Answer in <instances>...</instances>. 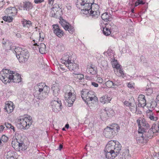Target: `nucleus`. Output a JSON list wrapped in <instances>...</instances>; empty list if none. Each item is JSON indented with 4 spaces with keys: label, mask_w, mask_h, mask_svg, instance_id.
<instances>
[{
    "label": "nucleus",
    "mask_w": 159,
    "mask_h": 159,
    "mask_svg": "<svg viewBox=\"0 0 159 159\" xmlns=\"http://www.w3.org/2000/svg\"><path fill=\"white\" fill-rule=\"evenodd\" d=\"M151 129H152V130L155 133H158L159 131V125L158 124H153Z\"/></svg>",
    "instance_id": "obj_33"
},
{
    "label": "nucleus",
    "mask_w": 159,
    "mask_h": 159,
    "mask_svg": "<svg viewBox=\"0 0 159 159\" xmlns=\"http://www.w3.org/2000/svg\"><path fill=\"white\" fill-rule=\"evenodd\" d=\"M57 47L61 51H63L65 49L64 45L62 43H59L57 45Z\"/></svg>",
    "instance_id": "obj_42"
},
{
    "label": "nucleus",
    "mask_w": 159,
    "mask_h": 159,
    "mask_svg": "<svg viewBox=\"0 0 159 159\" xmlns=\"http://www.w3.org/2000/svg\"><path fill=\"white\" fill-rule=\"evenodd\" d=\"M63 148V145L61 144L59 146V149L60 150H61V149H62Z\"/></svg>",
    "instance_id": "obj_61"
},
{
    "label": "nucleus",
    "mask_w": 159,
    "mask_h": 159,
    "mask_svg": "<svg viewBox=\"0 0 159 159\" xmlns=\"http://www.w3.org/2000/svg\"><path fill=\"white\" fill-rule=\"evenodd\" d=\"M53 31L54 33L59 38H61L64 36L63 31L60 29L59 26L57 24L53 25Z\"/></svg>",
    "instance_id": "obj_14"
},
{
    "label": "nucleus",
    "mask_w": 159,
    "mask_h": 159,
    "mask_svg": "<svg viewBox=\"0 0 159 159\" xmlns=\"http://www.w3.org/2000/svg\"><path fill=\"white\" fill-rule=\"evenodd\" d=\"M131 11L132 13H134V10L133 9L131 10Z\"/></svg>",
    "instance_id": "obj_64"
},
{
    "label": "nucleus",
    "mask_w": 159,
    "mask_h": 159,
    "mask_svg": "<svg viewBox=\"0 0 159 159\" xmlns=\"http://www.w3.org/2000/svg\"><path fill=\"white\" fill-rule=\"evenodd\" d=\"M137 1L139 2V4H143V1L142 0H138Z\"/></svg>",
    "instance_id": "obj_57"
},
{
    "label": "nucleus",
    "mask_w": 159,
    "mask_h": 159,
    "mask_svg": "<svg viewBox=\"0 0 159 159\" xmlns=\"http://www.w3.org/2000/svg\"><path fill=\"white\" fill-rule=\"evenodd\" d=\"M5 128V127L3 125H1L0 126V132H1L3 131L4 129Z\"/></svg>",
    "instance_id": "obj_56"
},
{
    "label": "nucleus",
    "mask_w": 159,
    "mask_h": 159,
    "mask_svg": "<svg viewBox=\"0 0 159 159\" xmlns=\"http://www.w3.org/2000/svg\"><path fill=\"white\" fill-rule=\"evenodd\" d=\"M121 147V145L118 142L116 143L112 140L109 141L104 150L106 157L108 159H114L119 153Z\"/></svg>",
    "instance_id": "obj_2"
},
{
    "label": "nucleus",
    "mask_w": 159,
    "mask_h": 159,
    "mask_svg": "<svg viewBox=\"0 0 159 159\" xmlns=\"http://www.w3.org/2000/svg\"><path fill=\"white\" fill-rule=\"evenodd\" d=\"M11 152H8L6 156L5 159H17L12 155L11 156Z\"/></svg>",
    "instance_id": "obj_40"
},
{
    "label": "nucleus",
    "mask_w": 159,
    "mask_h": 159,
    "mask_svg": "<svg viewBox=\"0 0 159 159\" xmlns=\"http://www.w3.org/2000/svg\"><path fill=\"white\" fill-rule=\"evenodd\" d=\"M23 8L24 10L30 11L33 7L32 3L29 1H25L23 3Z\"/></svg>",
    "instance_id": "obj_23"
},
{
    "label": "nucleus",
    "mask_w": 159,
    "mask_h": 159,
    "mask_svg": "<svg viewBox=\"0 0 159 159\" xmlns=\"http://www.w3.org/2000/svg\"><path fill=\"white\" fill-rule=\"evenodd\" d=\"M148 118L151 120L153 121H156L158 120V117L153 114L149 115Z\"/></svg>",
    "instance_id": "obj_38"
},
{
    "label": "nucleus",
    "mask_w": 159,
    "mask_h": 159,
    "mask_svg": "<svg viewBox=\"0 0 159 159\" xmlns=\"http://www.w3.org/2000/svg\"><path fill=\"white\" fill-rule=\"evenodd\" d=\"M117 71V73L119 76H122V77L124 76V74L122 67L120 68H119V69H118Z\"/></svg>",
    "instance_id": "obj_37"
},
{
    "label": "nucleus",
    "mask_w": 159,
    "mask_h": 159,
    "mask_svg": "<svg viewBox=\"0 0 159 159\" xmlns=\"http://www.w3.org/2000/svg\"><path fill=\"white\" fill-rule=\"evenodd\" d=\"M32 123V118L30 116L21 117L17 121V123L19 125L20 128L24 129H28Z\"/></svg>",
    "instance_id": "obj_7"
},
{
    "label": "nucleus",
    "mask_w": 159,
    "mask_h": 159,
    "mask_svg": "<svg viewBox=\"0 0 159 159\" xmlns=\"http://www.w3.org/2000/svg\"><path fill=\"white\" fill-rule=\"evenodd\" d=\"M117 27L112 23L111 22L109 21L108 24L106 25V27L103 28V32L104 34L106 36H108L110 34L111 31H115V30H117Z\"/></svg>",
    "instance_id": "obj_11"
},
{
    "label": "nucleus",
    "mask_w": 159,
    "mask_h": 159,
    "mask_svg": "<svg viewBox=\"0 0 159 159\" xmlns=\"http://www.w3.org/2000/svg\"><path fill=\"white\" fill-rule=\"evenodd\" d=\"M34 46H37L38 48L39 49V52L43 54L45 50L46 46L43 43H41L40 44H38L36 43H34Z\"/></svg>",
    "instance_id": "obj_24"
},
{
    "label": "nucleus",
    "mask_w": 159,
    "mask_h": 159,
    "mask_svg": "<svg viewBox=\"0 0 159 159\" xmlns=\"http://www.w3.org/2000/svg\"><path fill=\"white\" fill-rule=\"evenodd\" d=\"M50 102V107L53 111L57 112L62 109V104L61 100L57 98L53 99Z\"/></svg>",
    "instance_id": "obj_9"
},
{
    "label": "nucleus",
    "mask_w": 159,
    "mask_h": 159,
    "mask_svg": "<svg viewBox=\"0 0 159 159\" xmlns=\"http://www.w3.org/2000/svg\"><path fill=\"white\" fill-rule=\"evenodd\" d=\"M102 19L104 21H108L111 20V17L110 14L107 12L104 13L101 16Z\"/></svg>",
    "instance_id": "obj_26"
},
{
    "label": "nucleus",
    "mask_w": 159,
    "mask_h": 159,
    "mask_svg": "<svg viewBox=\"0 0 159 159\" xmlns=\"http://www.w3.org/2000/svg\"><path fill=\"white\" fill-rule=\"evenodd\" d=\"M106 86L108 88H116L117 85L111 80L107 81L105 83Z\"/></svg>",
    "instance_id": "obj_32"
},
{
    "label": "nucleus",
    "mask_w": 159,
    "mask_h": 159,
    "mask_svg": "<svg viewBox=\"0 0 159 159\" xmlns=\"http://www.w3.org/2000/svg\"><path fill=\"white\" fill-rule=\"evenodd\" d=\"M60 24L66 30L68 31L70 34L73 33L75 31V29L73 26L62 17L60 18Z\"/></svg>",
    "instance_id": "obj_12"
},
{
    "label": "nucleus",
    "mask_w": 159,
    "mask_h": 159,
    "mask_svg": "<svg viewBox=\"0 0 159 159\" xmlns=\"http://www.w3.org/2000/svg\"><path fill=\"white\" fill-rule=\"evenodd\" d=\"M54 0H48L49 4H52Z\"/></svg>",
    "instance_id": "obj_58"
},
{
    "label": "nucleus",
    "mask_w": 159,
    "mask_h": 159,
    "mask_svg": "<svg viewBox=\"0 0 159 159\" xmlns=\"http://www.w3.org/2000/svg\"><path fill=\"white\" fill-rule=\"evenodd\" d=\"M75 77L80 80H81L84 79V75L81 74H78L75 75Z\"/></svg>",
    "instance_id": "obj_44"
},
{
    "label": "nucleus",
    "mask_w": 159,
    "mask_h": 159,
    "mask_svg": "<svg viewBox=\"0 0 159 159\" xmlns=\"http://www.w3.org/2000/svg\"><path fill=\"white\" fill-rule=\"evenodd\" d=\"M110 116V114L106 111L104 110V111L101 113V118H107V117Z\"/></svg>",
    "instance_id": "obj_36"
},
{
    "label": "nucleus",
    "mask_w": 159,
    "mask_h": 159,
    "mask_svg": "<svg viewBox=\"0 0 159 159\" xmlns=\"http://www.w3.org/2000/svg\"><path fill=\"white\" fill-rule=\"evenodd\" d=\"M111 98L110 97H108L107 95H105L102 97L100 99V102L103 104L107 103L109 102Z\"/></svg>",
    "instance_id": "obj_27"
},
{
    "label": "nucleus",
    "mask_w": 159,
    "mask_h": 159,
    "mask_svg": "<svg viewBox=\"0 0 159 159\" xmlns=\"http://www.w3.org/2000/svg\"><path fill=\"white\" fill-rule=\"evenodd\" d=\"M104 53L105 55H108V56H111L113 54L114 52L111 49L109 48L107 52H104Z\"/></svg>",
    "instance_id": "obj_39"
},
{
    "label": "nucleus",
    "mask_w": 159,
    "mask_h": 159,
    "mask_svg": "<svg viewBox=\"0 0 159 159\" xmlns=\"http://www.w3.org/2000/svg\"><path fill=\"white\" fill-rule=\"evenodd\" d=\"M62 63L65 64L70 70H77L79 65L72 60V56L69 53L64 54L62 58Z\"/></svg>",
    "instance_id": "obj_4"
},
{
    "label": "nucleus",
    "mask_w": 159,
    "mask_h": 159,
    "mask_svg": "<svg viewBox=\"0 0 159 159\" xmlns=\"http://www.w3.org/2000/svg\"><path fill=\"white\" fill-rule=\"evenodd\" d=\"M134 84H132L131 83H129L128 84V87L129 88H134Z\"/></svg>",
    "instance_id": "obj_53"
},
{
    "label": "nucleus",
    "mask_w": 159,
    "mask_h": 159,
    "mask_svg": "<svg viewBox=\"0 0 159 159\" xmlns=\"http://www.w3.org/2000/svg\"><path fill=\"white\" fill-rule=\"evenodd\" d=\"M157 105V103L155 101H153L150 103V108H154Z\"/></svg>",
    "instance_id": "obj_43"
},
{
    "label": "nucleus",
    "mask_w": 159,
    "mask_h": 159,
    "mask_svg": "<svg viewBox=\"0 0 159 159\" xmlns=\"http://www.w3.org/2000/svg\"><path fill=\"white\" fill-rule=\"evenodd\" d=\"M137 122L139 126V133H142L145 131V130L150 127L149 125L146 123L144 118H141L140 120H137Z\"/></svg>",
    "instance_id": "obj_10"
},
{
    "label": "nucleus",
    "mask_w": 159,
    "mask_h": 159,
    "mask_svg": "<svg viewBox=\"0 0 159 159\" xmlns=\"http://www.w3.org/2000/svg\"><path fill=\"white\" fill-rule=\"evenodd\" d=\"M21 22L24 27L29 28L32 26V23L29 20L23 19L21 21Z\"/></svg>",
    "instance_id": "obj_30"
},
{
    "label": "nucleus",
    "mask_w": 159,
    "mask_h": 159,
    "mask_svg": "<svg viewBox=\"0 0 159 159\" xmlns=\"http://www.w3.org/2000/svg\"><path fill=\"white\" fill-rule=\"evenodd\" d=\"M27 146L25 145L23 140L20 139L18 151H20V149L22 150H25L27 149Z\"/></svg>",
    "instance_id": "obj_31"
},
{
    "label": "nucleus",
    "mask_w": 159,
    "mask_h": 159,
    "mask_svg": "<svg viewBox=\"0 0 159 159\" xmlns=\"http://www.w3.org/2000/svg\"><path fill=\"white\" fill-rule=\"evenodd\" d=\"M11 43L10 42V43L9 44L7 45H4L5 47H6V48L10 49L11 48Z\"/></svg>",
    "instance_id": "obj_51"
},
{
    "label": "nucleus",
    "mask_w": 159,
    "mask_h": 159,
    "mask_svg": "<svg viewBox=\"0 0 159 159\" xmlns=\"http://www.w3.org/2000/svg\"><path fill=\"white\" fill-rule=\"evenodd\" d=\"M11 71H10L8 69H3L0 73V79L5 84L11 82V79L10 77L11 76Z\"/></svg>",
    "instance_id": "obj_8"
},
{
    "label": "nucleus",
    "mask_w": 159,
    "mask_h": 159,
    "mask_svg": "<svg viewBox=\"0 0 159 159\" xmlns=\"http://www.w3.org/2000/svg\"><path fill=\"white\" fill-rule=\"evenodd\" d=\"M125 105H126L127 106H129V107H132V105L133 103H131L129 102L128 101H125L124 102Z\"/></svg>",
    "instance_id": "obj_48"
},
{
    "label": "nucleus",
    "mask_w": 159,
    "mask_h": 159,
    "mask_svg": "<svg viewBox=\"0 0 159 159\" xmlns=\"http://www.w3.org/2000/svg\"><path fill=\"white\" fill-rule=\"evenodd\" d=\"M145 91L148 95H149L152 93V90L151 88H146Z\"/></svg>",
    "instance_id": "obj_45"
},
{
    "label": "nucleus",
    "mask_w": 159,
    "mask_h": 159,
    "mask_svg": "<svg viewBox=\"0 0 159 159\" xmlns=\"http://www.w3.org/2000/svg\"><path fill=\"white\" fill-rule=\"evenodd\" d=\"M1 139L2 141L4 142H6L8 140V138L5 135H3Z\"/></svg>",
    "instance_id": "obj_47"
},
{
    "label": "nucleus",
    "mask_w": 159,
    "mask_h": 159,
    "mask_svg": "<svg viewBox=\"0 0 159 159\" xmlns=\"http://www.w3.org/2000/svg\"><path fill=\"white\" fill-rule=\"evenodd\" d=\"M44 2V0H34V2L35 4L41 3Z\"/></svg>",
    "instance_id": "obj_50"
},
{
    "label": "nucleus",
    "mask_w": 159,
    "mask_h": 159,
    "mask_svg": "<svg viewBox=\"0 0 159 159\" xmlns=\"http://www.w3.org/2000/svg\"><path fill=\"white\" fill-rule=\"evenodd\" d=\"M139 103L138 104L139 107H144L146 106V100L145 96L143 94H140L138 97Z\"/></svg>",
    "instance_id": "obj_21"
},
{
    "label": "nucleus",
    "mask_w": 159,
    "mask_h": 159,
    "mask_svg": "<svg viewBox=\"0 0 159 159\" xmlns=\"http://www.w3.org/2000/svg\"><path fill=\"white\" fill-rule=\"evenodd\" d=\"M109 114L110 115H113L114 114V111L112 109H110L109 111H107Z\"/></svg>",
    "instance_id": "obj_54"
},
{
    "label": "nucleus",
    "mask_w": 159,
    "mask_h": 159,
    "mask_svg": "<svg viewBox=\"0 0 159 159\" xmlns=\"http://www.w3.org/2000/svg\"><path fill=\"white\" fill-rule=\"evenodd\" d=\"M14 104L11 102H8L6 103L4 110L8 113H11L13 110L14 108Z\"/></svg>",
    "instance_id": "obj_22"
},
{
    "label": "nucleus",
    "mask_w": 159,
    "mask_h": 159,
    "mask_svg": "<svg viewBox=\"0 0 159 159\" xmlns=\"http://www.w3.org/2000/svg\"><path fill=\"white\" fill-rule=\"evenodd\" d=\"M103 133L104 136L108 138H112L116 135L115 132L109 127H107L105 129Z\"/></svg>",
    "instance_id": "obj_16"
},
{
    "label": "nucleus",
    "mask_w": 159,
    "mask_h": 159,
    "mask_svg": "<svg viewBox=\"0 0 159 159\" xmlns=\"http://www.w3.org/2000/svg\"><path fill=\"white\" fill-rule=\"evenodd\" d=\"M3 19L5 21H7L8 22H11L12 21L13 18L12 16H5L3 17Z\"/></svg>",
    "instance_id": "obj_34"
},
{
    "label": "nucleus",
    "mask_w": 159,
    "mask_h": 159,
    "mask_svg": "<svg viewBox=\"0 0 159 159\" xmlns=\"http://www.w3.org/2000/svg\"><path fill=\"white\" fill-rule=\"evenodd\" d=\"M113 66L114 68L116 69V70H117L118 69L121 68V66L119 64L117 63V60H115L113 63Z\"/></svg>",
    "instance_id": "obj_35"
},
{
    "label": "nucleus",
    "mask_w": 159,
    "mask_h": 159,
    "mask_svg": "<svg viewBox=\"0 0 159 159\" xmlns=\"http://www.w3.org/2000/svg\"><path fill=\"white\" fill-rule=\"evenodd\" d=\"M109 128H111V130L114 131L115 133L116 134V133L118 132L120 130V127L119 126L116 124H113L111 125Z\"/></svg>",
    "instance_id": "obj_29"
},
{
    "label": "nucleus",
    "mask_w": 159,
    "mask_h": 159,
    "mask_svg": "<svg viewBox=\"0 0 159 159\" xmlns=\"http://www.w3.org/2000/svg\"><path fill=\"white\" fill-rule=\"evenodd\" d=\"M152 130V129H150L146 133V131L143 133H140L142 134L141 137L136 138V140L137 141L138 143H142L143 142V138L145 137V136L147 137L148 138L151 139L154 135V134L155 133Z\"/></svg>",
    "instance_id": "obj_13"
},
{
    "label": "nucleus",
    "mask_w": 159,
    "mask_h": 159,
    "mask_svg": "<svg viewBox=\"0 0 159 159\" xmlns=\"http://www.w3.org/2000/svg\"><path fill=\"white\" fill-rule=\"evenodd\" d=\"M86 71L89 74L95 75L97 73V67L93 64L88 65L86 69Z\"/></svg>",
    "instance_id": "obj_20"
},
{
    "label": "nucleus",
    "mask_w": 159,
    "mask_h": 159,
    "mask_svg": "<svg viewBox=\"0 0 159 159\" xmlns=\"http://www.w3.org/2000/svg\"><path fill=\"white\" fill-rule=\"evenodd\" d=\"M92 85L93 86H94V87H98V84L95 82H92L91 83Z\"/></svg>",
    "instance_id": "obj_55"
},
{
    "label": "nucleus",
    "mask_w": 159,
    "mask_h": 159,
    "mask_svg": "<svg viewBox=\"0 0 159 159\" xmlns=\"http://www.w3.org/2000/svg\"><path fill=\"white\" fill-rule=\"evenodd\" d=\"M89 90L86 89H84L81 91V96L83 100L84 101H86L87 98L88 93H89Z\"/></svg>",
    "instance_id": "obj_28"
},
{
    "label": "nucleus",
    "mask_w": 159,
    "mask_h": 159,
    "mask_svg": "<svg viewBox=\"0 0 159 159\" xmlns=\"http://www.w3.org/2000/svg\"><path fill=\"white\" fill-rule=\"evenodd\" d=\"M130 109L133 112H135L137 111V105L133 103L132 107H130Z\"/></svg>",
    "instance_id": "obj_41"
},
{
    "label": "nucleus",
    "mask_w": 159,
    "mask_h": 159,
    "mask_svg": "<svg viewBox=\"0 0 159 159\" xmlns=\"http://www.w3.org/2000/svg\"><path fill=\"white\" fill-rule=\"evenodd\" d=\"M11 74V76L10 78L11 79V82L12 81L14 83H19L21 81L22 79L19 74L12 71Z\"/></svg>",
    "instance_id": "obj_17"
},
{
    "label": "nucleus",
    "mask_w": 159,
    "mask_h": 159,
    "mask_svg": "<svg viewBox=\"0 0 159 159\" xmlns=\"http://www.w3.org/2000/svg\"><path fill=\"white\" fill-rule=\"evenodd\" d=\"M88 96H87V99L86 101H84L87 102L88 104H91L93 102H94L97 100V98L95 96L94 93L92 91H89Z\"/></svg>",
    "instance_id": "obj_15"
},
{
    "label": "nucleus",
    "mask_w": 159,
    "mask_h": 159,
    "mask_svg": "<svg viewBox=\"0 0 159 159\" xmlns=\"http://www.w3.org/2000/svg\"><path fill=\"white\" fill-rule=\"evenodd\" d=\"M51 89L53 92V95L56 97L58 95L60 90V87L58 84L55 82L52 84Z\"/></svg>",
    "instance_id": "obj_18"
},
{
    "label": "nucleus",
    "mask_w": 159,
    "mask_h": 159,
    "mask_svg": "<svg viewBox=\"0 0 159 159\" xmlns=\"http://www.w3.org/2000/svg\"><path fill=\"white\" fill-rule=\"evenodd\" d=\"M93 0H77V7L81 9V12L85 15L89 14L93 17L97 18L100 15L99 7L98 4L94 3Z\"/></svg>",
    "instance_id": "obj_1"
},
{
    "label": "nucleus",
    "mask_w": 159,
    "mask_h": 159,
    "mask_svg": "<svg viewBox=\"0 0 159 159\" xmlns=\"http://www.w3.org/2000/svg\"><path fill=\"white\" fill-rule=\"evenodd\" d=\"M20 140V139L18 138V139L16 138V139H14L12 141V146L16 150H18Z\"/></svg>",
    "instance_id": "obj_25"
},
{
    "label": "nucleus",
    "mask_w": 159,
    "mask_h": 159,
    "mask_svg": "<svg viewBox=\"0 0 159 159\" xmlns=\"http://www.w3.org/2000/svg\"><path fill=\"white\" fill-rule=\"evenodd\" d=\"M15 51L16 57L20 63H24L27 61L29 55V52L26 49H23L18 47L15 48Z\"/></svg>",
    "instance_id": "obj_6"
},
{
    "label": "nucleus",
    "mask_w": 159,
    "mask_h": 159,
    "mask_svg": "<svg viewBox=\"0 0 159 159\" xmlns=\"http://www.w3.org/2000/svg\"><path fill=\"white\" fill-rule=\"evenodd\" d=\"M35 92L34 95L38 99L42 100L46 98L49 93V88L44 83H41L34 87Z\"/></svg>",
    "instance_id": "obj_3"
},
{
    "label": "nucleus",
    "mask_w": 159,
    "mask_h": 159,
    "mask_svg": "<svg viewBox=\"0 0 159 159\" xmlns=\"http://www.w3.org/2000/svg\"><path fill=\"white\" fill-rule=\"evenodd\" d=\"M5 125L6 127L8 129H13L14 127L11 124H10L8 123H5Z\"/></svg>",
    "instance_id": "obj_46"
},
{
    "label": "nucleus",
    "mask_w": 159,
    "mask_h": 159,
    "mask_svg": "<svg viewBox=\"0 0 159 159\" xmlns=\"http://www.w3.org/2000/svg\"><path fill=\"white\" fill-rule=\"evenodd\" d=\"M123 156H124V157H121L120 158V159H126V157L125 156V155H123Z\"/></svg>",
    "instance_id": "obj_62"
},
{
    "label": "nucleus",
    "mask_w": 159,
    "mask_h": 159,
    "mask_svg": "<svg viewBox=\"0 0 159 159\" xmlns=\"http://www.w3.org/2000/svg\"><path fill=\"white\" fill-rule=\"evenodd\" d=\"M5 13L7 15L15 16L17 13V9L15 7H9L5 10Z\"/></svg>",
    "instance_id": "obj_19"
},
{
    "label": "nucleus",
    "mask_w": 159,
    "mask_h": 159,
    "mask_svg": "<svg viewBox=\"0 0 159 159\" xmlns=\"http://www.w3.org/2000/svg\"><path fill=\"white\" fill-rule=\"evenodd\" d=\"M69 125L68 124H66V125L65 126V128H66L67 129H68L69 128Z\"/></svg>",
    "instance_id": "obj_63"
},
{
    "label": "nucleus",
    "mask_w": 159,
    "mask_h": 159,
    "mask_svg": "<svg viewBox=\"0 0 159 159\" xmlns=\"http://www.w3.org/2000/svg\"><path fill=\"white\" fill-rule=\"evenodd\" d=\"M65 91L64 97L66 101L69 104V106H71L76 99V95L73 88L69 85L64 87Z\"/></svg>",
    "instance_id": "obj_5"
},
{
    "label": "nucleus",
    "mask_w": 159,
    "mask_h": 159,
    "mask_svg": "<svg viewBox=\"0 0 159 159\" xmlns=\"http://www.w3.org/2000/svg\"><path fill=\"white\" fill-rule=\"evenodd\" d=\"M10 43L8 41H5L4 39H3L2 41V43L3 45H7V44H9Z\"/></svg>",
    "instance_id": "obj_52"
},
{
    "label": "nucleus",
    "mask_w": 159,
    "mask_h": 159,
    "mask_svg": "<svg viewBox=\"0 0 159 159\" xmlns=\"http://www.w3.org/2000/svg\"><path fill=\"white\" fill-rule=\"evenodd\" d=\"M16 36L18 38L21 36V35L20 33H17L16 34Z\"/></svg>",
    "instance_id": "obj_60"
},
{
    "label": "nucleus",
    "mask_w": 159,
    "mask_h": 159,
    "mask_svg": "<svg viewBox=\"0 0 159 159\" xmlns=\"http://www.w3.org/2000/svg\"><path fill=\"white\" fill-rule=\"evenodd\" d=\"M96 81L100 83H102L103 82V79L102 78L100 77H97Z\"/></svg>",
    "instance_id": "obj_49"
},
{
    "label": "nucleus",
    "mask_w": 159,
    "mask_h": 159,
    "mask_svg": "<svg viewBox=\"0 0 159 159\" xmlns=\"http://www.w3.org/2000/svg\"><path fill=\"white\" fill-rule=\"evenodd\" d=\"M139 2H138V1H137L135 3V6L136 7L139 5Z\"/></svg>",
    "instance_id": "obj_59"
}]
</instances>
